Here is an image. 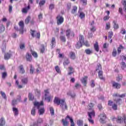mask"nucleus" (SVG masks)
Here are the masks:
<instances>
[{
  "label": "nucleus",
  "instance_id": "obj_36",
  "mask_svg": "<svg viewBox=\"0 0 126 126\" xmlns=\"http://www.w3.org/2000/svg\"><path fill=\"white\" fill-rule=\"evenodd\" d=\"M70 33H71V32H70V29L67 30L66 31V37H67L68 38H69V35H70Z\"/></svg>",
  "mask_w": 126,
  "mask_h": 126
},
{
  "label": "nucleus",
  "instance_id": "obj_52",
  "mask_svg": "<svg viewBox=\"0 0 126 126\" xmlns=\"http://www.w3.org/2000/svg\"><path fill=\"white\" fill-rule=\"evenodd\" d=\"M115 102H116V103L119 104L120 105L121 103H122V99L119 98L118 99H115Z\"/></svg>",
  "mask_w": 126,
  "mask_h": 126
},
{
  "label": "nucleus",
  "instance_id": "obj_14",
  "mask_svg": "<svg viewBox=\"0 0 126 126\" xmlns=\"http://www.w3.org/2000/svg\"><path fill=\"white\" fill-rule=\"evenodd\" d=\"M68 75H71V74H72V73H74V69L72 67L70 66L68 67Z\"/></svg>",
  "mask_w": 126,
  "mask_h": 126
},
{
  "label": "nucleus",
  "instance_id": "obj_41",
  "mask_svg": "<svg viewBox=\"0 0 126 126\" xmlns=\"http://www.w3.org/2000/svg\"><path fill=\"white\" fill-rule=\"evenodd\" d=\"M6 76H7V73H6V72H4L2 73V78L3 79H5Z\"/></svg>",
  "mask_w": 126,
  "mask_h": 126
},
{
  "label": "nucleus",
  "instance_id": "obj_38",
  "mask_svg": "<svg viewBox=\"0 0 126 126\" xmlns=\"http://www.w3.org/2000/svg\"><path fill=\"white\" fill-rule=\"evenodd\" d=\"M111 28V24L110 23H107L106 24L105 29L106 30H109Z\"/></svg>",
  "mask_w": 126,
  "mask_h": 126
},
{
  "label": "nucleus",
  "instance_id": "obj_28",
  "mask_svg": "<svg viewBox=\"0 0 126 126\" xmlns=\"http://www.w3.org/2000/svg\"><path fill=\"white\" fill-rule=\"evenodd\" d=\"M113 24H114V29H118V28H119V25H118V24H117V21H113Z\"/></svg>",
  "mask_w": 126,
  "mask_h": 126
},
{
  "label": "nucleus",
  "instance_id": "obj_20",
  "mask_svg": "<svg viewBox=\"0 0 126 126\" xmlns=\"http://www.w3.org/2000/svg\"><path fill=\"white\" fill-rule=\"evenodd\" d=\"M124 122V118L121 116H118L117 117V122L118 124H121V123H123Z\"/></svg>",
  "mask_w": 126,
  "mask_h": 126
},
{
  "label": "nucleus",
  "instance_id": "obj_33",
  "mask_svg": "<svg viewBox=\"0 0 126 126\" xmlns=\"http://www.w3.org/2000/svg\"><path fill=\"white\" fill-rule=\"evenodd\" d=\"M31 115H32V116H35V115H36V109H35V106L32 108L31 110Z\"/></svg>",
  "mask_w": 126,
  "mask_h": 126
},
{
  "label": "nucleus",
  "instance_id": "obj_60",
  "mask_svg": "<svg viewBox=\"0 0 126 126\" xmlns=\"http://www.w3.org/2000/svg\"><path fill=\"white\" fill-rule=\"evenodd\" d=\"M54 8H55V5L54 4H51L49 5V9H54Z\"/></svg>",
  "mask_w": 126,
  "mask_h": 126
},
{
  "label": "nucleus",
  "instance_id": "obj_49",
  "mask_svg": "<svg viewBox=\"0 0 126 126\" xmlns=\"http://www.w3.org/2000/svg\"><path fill=\"white\" fill-rule=\"evenodd\" d=\"M30 19H31V18H30V17H28L26 19V20L25 21L26 24H28L29 23V21H30Z\"/></svg>",
  "mask_w": 126,
  "mask_h": 126
},
{
  "label": "nucleus",
  "instance_id": "obj_13",
  "mask_svg": "<svg viewBox=\"0 0 126 126\" xmlns=\"http://www.w3.org/2000/svg\"><path fill=\"white\" fill-rule=\"evenodd\" d=\"M20 73L23 74V73H25V70H24V67H23V65H21L18 67Z\"/></svg>",
  "mask_w": 126,
  "mask_h": 126
},
{
  "label": "nucleus",
  "instance_id": "obj_6",
  "mask_svg": "<svg viewBox=\"0 0 126 126\" xmlns=\"http://www.w3.org/2000/svg\"><path fill=\"white\" fill-rule=\"evenodd\" d=\"M45 94L43 96L42 99L44 100H47V102L51 101V95L49 94V91L48 90H45Z\"/></svg>",
  "mask_w": 126,
  "mask_h": 126
},
{
  "label": "nucleus",
  "instance_id": "obj_51",
  "mask_svg": "<svg viewBox=\"0 0 126 126\" xmlns=\"http://www.w3.org/2000/svg\"><path fill=\"white\" fill-rule=\"evenodd\" d=\"M6 48V44L4 43L2 45V47H1L2 51L3 52H4V51H5Z\"/></svg>",
  "mask_w": 126,
  "mask_h": 126
},
{
  "label": "nucleus",
  "instance_id": "obj_39",
  "mask_svg": "<svg viewBox=\"0 0 126 126\" xmlns=\"http://www.w3.org/2000/svg\"><path fill=\"white\" fill-rule=\"evenodd\" d=\"M123 80V76H119L116 77V80L118 82H120V81H122Z\"/></svg>",
  "mask_w": 126,
  "mask_h": 126
},
{
  "label": "nucleus",
  "instance_id": "obj_30",
  "mask_svg": "<svg viewBox=\"0 0 126 126\" xmlns=\"http://www.w3.org/2000/svg\"><path fill=\"white\" fill-rule=\"evenodd\" d=\"M22 82L23 84H27L28 83V79L27 78H24L22 80Z\"/></svg>",
  "mask_w": 126,
  "mask_h": 126
},
{
  "label": "nucleus",
  "instance_id": "obj_21",
  "mask_svg": "<svg viewBox=\"0 0 126 126\" xmlns=\"http://www.w3.org/2000/svg\"><path fill=\"white\" fill-rule=\"evenodd\" d=\"M30 9V6L29 5L27 7H25L22 9L23 13H27L28 10Z\"/></svg>",
  "mask_w": 126,
  "mask_h": 126
},
{
  "label": "nucleus",
  "instance_id": "obj_62",
  "mask_svg": "<svg viewBox=\"0 0 126 126\" xmlns=\"http://www.w3.org/2000/svg\"><path fill=\"white\" fill-rule=\"evenodd\" d=\"M60 39L63 42H65V37L64 36H61Z\"/></svg>",
  "mask_w": 126,
  "mask_h": 126
},
{
  "label": "nucleus",
  "instance_id": "obj_50",
  "mask_svg": "<svg viewBox=\"0 0 126 126\" xmlns=\"http://www.w3.org/2000/svg\"><path fill=\"white\" fill-rule=\"evenodd\" d=\"M0 94L4 99H6V95L5 94V93L1 91Z\"/></svg>",
  "mask_w": 126,
  "mask_h": 126
},
{
  "label": "nucleus",
  "instance_id": "obj_40",
  "mask_svg": "<svg viewBox=\"0 0 126 126\" xmlns=\"http://www.w3.org/2000/svg\"><path fill=\"white\" fill-rule=\"evenodd\" d=\"M51 46L53 47L55 44H56V38L55 37H52V40H51Z\"/></svg>",
  "mask_w": 126,
  "mask_h": 126
},
{
  "label": "nucleus",
  "instance_id": "obj_35",
  "mask_svg": "<svg viewBox=\"0 0 126 126\" xmlns=\"http://www.w3.org/2000/svg\"><path fill=\"white\" fill-rule=\"evenodd\" d=\"M85 51L87 55H91L93 53L92 50H91L89 49H86Z\"/></svg>",
  "mask_w": 126,
  "mask_h": 126
},
{
  "label": "nucleus",
  "instance_id": "obj_64",
  "mask_svg": "<svg viewBox=\"0 0 126 126\" xmlns=\"http://www.w3.org/2000/svg\"><path fill=\"white\" fill-rule=\"evenodd\" d=\"M109 18H110V17H109V16H105L103 18V20H104V21H106V20H109Z\"/></svg>",
  "mask_w": 126,
  "mask_h": 126
},
{
  "label": "nucleus",
  "instance_id": "obj_19",
  "mask_svg": "<svg viewBox=\"0 0 126 126\" xmlns=\"http://www.w3.org/2000/svg\"><path fill=\"white\" fill-rule=\"evenodd\" d=\"M113 97H120V98H124V97H126V94H123L121 95L119 94L118 93L114 94L113 95Z\"/></svg>",
  "mask_w": 126,
  "mask_h": 126
},
{
  "label": "nucleus",
  "instance_id": "obj_8",
  "mask_svg": "<svg viewBox=\"0 0 126 126\" xmlns=\"http://www.w3.org/2000/svg\"><path fill=\"white\" fill-rule=\"evenodd\" d=\"M57 19L58 25H61L63 22V18L60 15L57 17Z\"/></svg>",
  "mask_w": 126,
  "mask_h": 126
},
{
  "label": "nucleus",
  "instance_id": "obj_7",
  "mask_svg": "<svg viewBox=\"0 0 126 126\" xmlns=\"http://www.w3.org/2000/svg\"><path fill=\"white\" fill-rule=\"evenodd\" d=\"M19 25L20 26V34H23L24 31L23 30L24 28V22L23 21H20L19 23Z\"/></svg>",
  "mask_w": 126,
  "mask_h": 126
},
{
  "label": "nucleus",
  "instance_id": "obj_34",
  "mask_svg": "<svg viewBox=\"0 0 126 126\" xmlns=\"http://www.w3.org/2000/svg\"><path fill=\"white\" fill-rule=\"evenodd\" d=\"M77 124L78 126H83V121L82 120H78Z\"/></svg>",
  "mask_w": 126,
  "mask_h": 126
},
{
  "label": "nucleus",
  "instance_id": "obj_9",
  "mask_svg": "<svg viewBox=\"0 0 126 126\" xmlns=\"http://www.w3.org/2000/svg\"><path fill=\"white\" fill-rule=\"evenodd\" d=\"M31 34L32 37H37V38H40V33L36 32L35 31L31 30Z\"/></svg>",
  "mask_w": 126,
  "mask_h": 126
},
{
  "label": "nucleus",
  "instance_id": "obj_23",
  "mask_svg": "<svg viewBox=\"0 0 126 126\" xmlns=\"http://www.w3.org/2000/svg\"><path fill=\"white\" fill-rule=\"evenodd\" d=\"M83 43L79 41L77 42V44L76 45V49H79L80 48H81L82 47V45H83Z\"/></svg>",
  "mask_w": 126,
  "mask_h": 126
},
{
  "label": "nucleus",
  "instance_id": "obj_61",
  "mask_svg": "<svg viewBox=\"0 0 126 126\" xmlns=\"http://www.w3.org/2000/svg\"><path fill=\"white\" fill-rule=\"evenodd\" d=\"M91 85L92 87H94V86H95V82L94 81V80H93L91 81Z\"/></svg>",
  "mask_w": 126,
  "mask_h": 126
},
{
  "label": "nucleus",
  "instance_id": "obj_59",
  "mask_svg": "<svg viewBox=\"0 0 126 126\" xmlns=\"http://www.w3.org/2000/svg\"><path fill=\"white\" fill-rule=\"evenodd\" d=\"M45 52V47H44V45H41V48H40V52L44 53Z\"/></svg>",
  "mask_w": 126,
  "mask_h": 126
},
{
  "label": "nucleus",
  "instance_id": "obj_16",
  "mask_svg": "<svg viewBox=\"0 0 126 126\" xmlns=\"http://www.w3.org/2000/svg\"><path fill=\"white\" fill-rule=\"evenodd\" d=\"M26 58L28 62H31V61H32V56H31V54L28 53H27Z\"/></svg>",
  "mask_w": 126,
  "mask_h": 126
},
{
  "label": "nucleus",
  "instance_id": "obj_53",
  "mask_svg": "<svg viewBox=\"0 0 126 126\" xmlns=\"http://www.w3.org/2000/svg\"><path fill=\"white\" fill-rule=\"evenodd\" d=\"M45 2H46L45 1V0H41V1H40L39 2V5L40 6H42V5H44V4H45Z\"/></svg>",
  "mask_w": 126,
  "mask_h": 126
},
{
  "label": "nucleus",
  "instance_id": "obj_43",
  "mask_svg": "<svg viewBox=\"0 0 126 126\" xmlns=\"http://www.w3.org/2000/svg\"><path fill=\"white\" fill-rule=\"evenodd\" d=\"M122 4L124 6V9L125 11H126V0L122 1Z\"/></svg>",
  "mask_w": 126,
  "mask_h": 126
},
{
  "label": "nucleus",
  "instance_id": "obj_22",
  "mask_svg": "<svg viewBox=\"0 0 126 126\" xmlns=\"http://www.w3.org/2000/svg\"><path fill=\"white\" fill-rule=\"evenodd\" d=\"M67 118H68V119L70 120L71 124L70 126H75L74 122L73 121V119H72V117H70L69 116L67 115Z\"/></svg>",
  "mask_w": 126,
  "mask_h": 126
},
{
  "label": "nucleus",
  "instance_id": "obj_37",
  "mask_svg": "<svg viewBox=\"0 0 126 126\" xmlns=\"http://www.w3.org/2000/svg\"><path fill=\"white\" fill-rule=\"evenodd\" d=\"M77 11V7L75 6L73 7L71 12L72 13L74 14V13H76Z\"/></svg>",
  "mask_w": 126,
  "mask_h": 126
},
{
  "label": "nucleus",
  "instance_id": "obj_18",
  "mask_svg": "<svg viewBox=\"0 0 126 126\" xmlns=\"http://www.w3.org/2000/svg\"><path fill=\"white\" fill-rule=\"evenodd\" d=\"M69 57L70 59H71V60H75V58H76V56H75V53L72 52H70Z\"/></svg>",
  "mask_w": 126,
  "mask_h": 126
},
{
  "label": "nucleus",
  "instance_id": "obj_32",
  "mask_svg": "<svg viewBox=\"0 0 126 126\" xmlns=\"http://www.w3.org/2000/svg\"><path fill=\"white\" fill-rule=\"evenodd\" d=\"M79 42H81V43H83L84 44V37L83 35H80L79 36Z\"/></svg>",
  "mask_w": 126,
  "mask_h": 126
},
{
  "label": "nucleus",
  "instance_id": "obj_56",
  "mask_svg": "<svg viewBox=\"0 0 126 126\" xmlns=\"http://www.w3.org/2000/svg\"><path fill=\"white\" fill-rule=\"evenodd\" d=\"M123 46L120 45L119 47L118 48V54L121 53V52H122V49H123Z\"/></svg>",
  "mask_w": 126,
  "mask_h": 126
},
{
  "label": "nucleus",
  "instance_id": "obj_27",
  "mask_svg": "<svg viewBox=\"0 0 126 126\" xmlns=\"http://www.w3.org/2000/svg\"><path fill=\"white\" fill-rule=\"evenodd\" d=\"M10 57H11V54L9 53H6L4 55V59L9 60V59H10Z\"/></svg>",
  "mask_w": 126,
  "mask_h": 126
},
{
  "label": "nucleus",
  "instance_id": "obj_12",
  "mask_svg": "<svg viewBox=\"0 0 126 126\" xmlns=\"http://www.w3.org/2000/svg\"><path fill=\"white\" fill-rule=\"evenodd\" d=\"M67 116L66 117L65 120L64 119H62V124L64 126H68V122H67Z\"/></svg>",
  "mask_w": 126,
  "mask_h": 126
},
{
  "label": "nucleus",
  "instance_id": "obj_57",
  "mask_svg": "<svg viewBox=\"0 0 126 126\" xmlns=\"http://www.w3.org/2000/svg\"><path fill=\"white\" fill-rule=\"evenodd\" d=\"M5 30V28H4L3 25H1L0 28V32H3Z\"/></svg>",
  "mask_w": 126,
  "mask_h": 126
},
{
  "label": "nucleus",
  "instance_id": "obj_44",
  "mask_svg": "<svg viewBox=\"0 0 126 126\" xmlns=\"http://www.w3.org/2000/svg\"><path fill=\"white\" fill-rule=\"evenodd\" d=\"M50 112L52 116H54L55 114V110H54V108H53V107L50 108Z\"/></svg>",
  "mask_w": 126,
  "mask_h": 126
},
{
  "label": "nucleus",
  "instance_id": "obj_25",
  "mask_svg": "<svg viewBox=\"0 0 126 126\" xmlns=\"http://www.w3.org/2000/svg\"><path fill=\"white\" fill-rule=\"evenodd\" d=\"M13 112L15 116H18V109L15 107L13 108Z\"/></svg>",
  "mask_w": 126,
  "mask_h": 126
},
{
  "label": "nucleus",
  "instance_id": "obj_24",
  "mask_svg": "<svg viewBox=\"0 0 126 126\" xmlns=\"http://www.w3.org/2000/svg\"><path fill=\"white\" fill-rule=\"evenodd\" d=\"M63 64L64 66L69 64V60L67 58L65 59Z\"/></svg>",
  "mask_w": 126,
  "mask_h": 126
},
{
  "label": "nucleus",
  "instance_id": "obj_1",
  "mask_svg": "<svg viewBox=\"0 0 126 126\" xmlns=\"http://www.w3.org/2000/svg\"><path fill=\"white\" fill-rule=\"evenodd\" d=\"M93 107H94V104L91 103L88 106V109L89 111H92L88 112V115L89 116L88 121L91 124H94V121L92 120V118L95 117V111L93 110Z\"/></svg>",
  "mask_w": 126,
  "mask_h": 126
},
{
  "label": "nucleus",
  "instance_id": "obj_11",
  "mask_svg": "<svg viewBox=\"0 0 126 126\" xmlns=\"http://www.w3.org/2000/svg\"><path fill=\"white\" fill-rule=\"evenodd\" d=\"M88 78V77L86 76L81 79V81L82 83H83V84L84 85V86H86Z\"/></svg>",
  "mask_w": 126,
  "mask_h": 126
},
{
  "label": "nucleus",
  "instance_id": "obj_46",
  "mask_svg": "<svg viewBox=\"0 0 126 126\" xmlns=\"http://www.w3.org/2000/svg\"><path fill=\"white\" fill-rule=\"evenodd\" d=\"M32 55L34 58H38V54L35 51H32Z\"/></svg>",
  "mask_w": 126,
  "mask_h": 126
},
{
  "label": "nucleus",
  "instance_id": "obj_5",
  "mask_svg": "<svg viewBox=\"0 0 126 126\" xmlns=\"http://www.w3.org/2000/svg\"><path fill=\"white\" fill-rule=\"evenodd\" d=\"M99 122L101 124H106V119H107V116L105 113H101L99 116Z\"/></svg>",
  "mask_w": 126,
  "mask_h": 126
},
{
  "label": "nucleus",
  "instance_id": "obj_58",
  "mask_svg": "<svg viewBox=\"0 0 126 126\" xmlns=\"http://www.w3.org/2000/svg\"><path fill=\"white\" fill-rule=\"evenodd\" d=\"M108 47H109V44L108 43H105L103 45V49H107L108 48Z\"/></svg>",
  "mask_w": 126,
  "mask_h": 126
},
{
  "label": "nucleus",
  "instance_id": "obj_10",
  "mask_svg": "<svg viewBox=\"0 0 126 126\" xmlns=\"http://www.w3.org/2000/svg\"><path fill=\"white\" fill-rule=\"evenodd\" d=\"M112 86L114 88L116 89H120L121 88V84H119L118 83L113 82H112Z\"/></svg>",
  "mask_w": 126,
  "mask_h": 126
},
{
  "label": "nucleus",
  "instance_id": "obj_48",
  "mask_svg": "<svg viewBox=\"0 0 126 126\" xmlns=\"http://www.w3.org/2000/svg\"><path fill=\"white\" fill-rule=\"evenodd\" d=\"M112 106V109H113V110H118V106L115 103L113 104Z\"/></svg>",
  "mask_w": 126,
  "mask_h": 126
},
{
  "label": "nucleus",
  "instance_id": "obj_42",
  "mask_svg": "<svg viewBox=\"0 0 126 126\" xmlns=\"http://www.w3.org/2000/svg\"><path fill=\"white\" fill-rule=\"evenodd\" d=\"M113 35H114V33L113 32L111 31L108 32V38L109 39H111L112 37H113Z\"/></svg>",
  "mask_w": 126,
  "mask_h": 126
},
{
  "label": "nucleus",
  "instance_id": "obj_45",
  "mask_svg": "<svg viewBox=\"0 0 126 126\" xmlns=\"http://www.w3.org/2000/svg\"><path fill=\"white\" fill-rule=\"evenodd\" d=\"M80 18L82 19V18H84L85 17V14L82 12H80V15H79Z\"/></svg>",
  "mask_w": 126,
  "mask_h": 126
},
{
  "label": "nucleus",
  "instance_id": "obj_63",
  "mask_svg": "<svg viewBox=\"0 0 126 126\" xmlns=\"http://www.w3.org/2000/svg\"><path fill=\"white\" fill-rule=\"evenodd\" d=\"M108 106H112V105L114 104V102L113 101L109 100L108 102Z\"/></svg>",
  "mask_w": 126,
  "mask_h": 126
},
{
  "label": "nucleus",
  "instance_id": "obj_55",
  "mask_svg": "<svg viewBox=\"0 0 126 126\" xmlns=\"http://www.w3.org/2000/svg\"><path fill=\"white\" fill-rule=\"evenodd\" d=\"M55 70L58 73H61V70L60 69V67L58 66L55 67Z\"/></svg>",
  "mask_w": 126,
  "mask_h": 126
},
{
  "label": "nucleus",
  "instance_id": "obj_17",
  "mask_svg": "<svg viewBox=\"0 0 126 126\" xmlns=\"http://www.w3.org/2000/svg\"><path fill=\"white\" fill-rule=\"evenodd\" d=\"M42 123H43V120L41 118H39L38 119L36 123L35 122L33 124V126H39V125H40V124H42Z\"/></svg>",
  "mask_w": 126,
  "mask_h": 126
},
{
  "label": "nucleus",
  "instance_id": "obj_2",
  "mask_svg": "<svg viewBox=\"0 0 126 126\" xmlns=\"http://www.w3.org/2000/svg\"><path fill=\"white\" fill-rule=\"evenodd\" d=\"M54 102L57 105H60L63 110H67V105H66V102L64 99H61L58 97H56L54 100Z\"/></svg>",
  "mask_w": 126,
  "mask_h": 126
},
{
  "label": "nucleus",
  "instance_id": "obj_4",
  "mask_svg": "<svg viewBox=\"0 0 126 126\" xmlns=\"http://www.w3.org/2000/svg\"><path fill=\"white\" fill-rule=\"evenodd\" d=\"M101 70L102 66H101V64H97L96 71H97V72H98V77H99L100 79H101V80H104V78L103 77V72L101 71Z\"/></svg>",
  "mask_w": 126,
  "mask_h": 126
},
{
  "label": "nucleus",
  "instance_id": "obj_15",
  "mask_svg": "<svg viewBox=\"0 0 126 126\" xmlns=\"http://www.w3.org/2000/svg\"><path fill=\"white\" fill-rule=\"evenodd\" d=\"M94 47L96 51V52H99V50H100V48H99V44L98 43V42H95L94 44Z\"/></svg>",
  "mask_w": 126,
  "mask_h": 126
},
{
  "label": "nucleus",
  "instance_id": "obj_29",
  "mask_svg": "<svg viewBox=\"0 0 126 126\" xmlns=\"http://www.w3.org/2000/svg\"><path fill=\"white\" fill-rule=\"evenodd\" d=\"M120 65H121V67L122 69H125V68H126V64L125 62H122L121 63Z\"/></svg>",
  "mask_w": 126,
  "mask_h": 126
},
{
  "label": "nucleus",
  "instance_id": "obj_31",
  "mask_svg": "<svg viewBox=\"0 0 126 126\" xmlns=\"http://www.w3.org/2000/svg\"><path fill=\"white\" fill-rule=\"evenodd\" d=\"M29 99L31 101H32V100H34V96L31 93H29L28 95Z\"/></svg>",
  "mask_w": 126,
  "mask_h": 126
},
{
  "label": "nucleus",
  "instance_id": "obj_47",
  "mask_svg": "<svg viewBox=\"0 0 126 126\" xmlns=\"http://www.w3.org/2000/svg\"><path fill=\"white\" fill-rule=\"evenodd\" d=\"M113 57H116L117 56V50L114 49L112 54Z\"/></svg>",
  "mask_w": 126,
  "mask_h": 126
},
{
  "label": "nucleus",
  "instance_id": "obj_3",
  "mask_svg": "<svg viewBox=\"0 0 126 126\" xmlns=\"http://www.w3.org/2000/svg\"><path fill=\"white\" fill-rule=\"evenodd\" d=\"M34 107H36L37 109H38V113L39 115H43L44 113H45V109L44 107H43V105L44 103L43 101H41L40 102H38L35 101L33 103Z\"/></svg>",
  "mask_w": 126,
  "mask_h": 126
},
{
  "label": "nucleus",
  "instance_id": "obj_54",
  "mask_svg": "<svg viewBox=\"0 0 126 126\" xmlns=\"http://www.w3.org/2000/svg\"><path fill=\"white\" fill-rule=\"evenodd\" d=\"M30 73H33V71H34V68H33V66L32 64L30 65Z\"/></svg>",
  "mask_w": 126,
  "mask_h": 126
},
{
  "label": "nucleus",
  "instance_id": "obj_26",
  "mask_svg": "<svg viewBox=\"0 0 126 126\" xmlns=\"http://www.w3.org/2000/svg\"><path fill=\"white\" fill-rule=\"evenodd\" d=\"M5 125V121H4V119L1 118L0 119V126H4Z\"/></svg>",
  "mask_w": 126,
  "mask_h": 126
}]
</instances>
